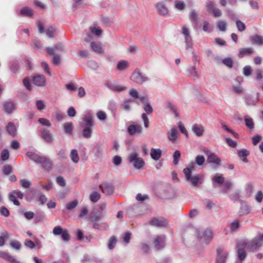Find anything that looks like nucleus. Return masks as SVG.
Instances as JSON below:
<instances>
[{
  "instance_id": "nucleus-1",
  "label": "nucleus",
  "mask_w": 263,
  "mask_h": 263,
  "mask_svg": "<svg viewBox=\"0 0 263 263\" xmlns=\"http://www.w3.org/2000/svg\"><path fill=\"white\" fill-rule=\"evenodd\" d=\"M263 245V234L253 238L251 241L245 239L238 241L236 243L237 256L240 261L245 259L247 253L245 249L251 252L257 251Z\"/></svg>"
},
{
  "instance_id": "nucleus-2",
  "label": "nucleus",
  "mask_w": 263,
  "mask_h": 263,
  "mask_svg": "<svg viewBox=\"0 0 263 263\" xmlns=\"http://www.w3.org/2000/svg\"><path fill=\"white\" fill-rule=\"evenodd\" d=\"M193 162L189 164L187 166L184 168L183 172L186 180L194 186H199L201 184L204 180L203 175L200 174H196L192 175V171H194L195 167Z\"/></svg>"
},
{
  "instance_id": "nucleus-3",
  "label": "nucleus",
  "mask_w": 263,
  "mask_h": 263,
  "mask_svg": "<svg viewBox=\"0 0 263 263\" xmlns=\"http://www.w3.org/2000/svg\"><path fill=\"white\" fill-rule=\"evenodd\" d=\"M128 160L136 169H141L144 167L145 162L142 158L139 157V154L134 151L128 156Z\"/></svg>"
},
{
  "instance_id": "nucleus-4",
  "label": "nucleus",
  "mask_w": 263,
  "mask_h": 263,
  "mask_svg": "<svg viewBox=\"0 0 263 263\" xmlns=\"http://www.w3.org/2000/svg\"><path fill=\"white\" fill-rule=\"evenodd\" d=\"M196 235L198 238L203 239L204 242L206 244L211 241L213 238V231L210 228H206L205 230H197Z\"/></svg>"
},
{
  "instance_id": "nucleus-5",
  "label": "nucleus",
  "mask_w": 263,
  "mask_h": 263,
  "mask_svg": "<svg viewBox=\"0 0 263 263\" xmlns=\"http://www.w3.org/2000/svg\"><path fill=\"white\" fill-rule=\"evenodd\" d=\"M205 153L207 156L208 162L213 164L214 168H216L221 165V159L214 153L208 150L205 151Z\"/></svg>"
},
{
  "instance_id": "nucleus-6",
  "label": "nucleus",
  "mask_w": 263,
  "mask_h": 263,
  "mask_svg": "<svg viewBox=\"0 0 263 263\" xmlns=\"http://www.w3.org/2000/svg\"><path fill=\"white\" fill-rule=\"evenodd\" d=\"M130 79L138 84H142L148 80V78L143 74L138 69H136L134 70L130 76Z\"/></svg>"
},
{
  "instance_id": "nucleus-7",
  "label": "nucleus",
  "mask_w": 263,
  "mask_h": 263,
  "mask_svg": "<svg viewBox=\"0 0 263 263\" xmlns=\"http://www.w3.org/2000/svg\"><path fill=\"white\" fill-rule=\"evenodd\" d=\"M165 236L164 235H158L154 239L153 243L157 251L161 250L165 246Z\"/></svg>"
},
{
  "instance_id": "nucleus-8",
  "label": "nucleus",
  "mask_w": 263,
  "mask_h": 263,
  "mask_svg": "<svg viewBox=\"0 0 263 263\" xmlns=\"http://www.w3.org/2000/svg\"><path fill=\"white\" fill-rule=\"evenodd\" d=\"M34 238V241L29 239H26L24 241V245L30 249H34L36 248L37 250H40L42 248L41 241L39 238L35 237Z\"/></svg>"
},
{
  "instance_id": "nucleus-9",
  "label": "nucleus",
  "mask_w": 263,
  "mask_h": 263,
  "mask_svg": "<svg viewBox=\"0 0 263 263\" xmlns=\"http://www.w3.org/2000/svg\"><path fill=\"white\" fill-rule=\"evenodd\" d=\"M182 33L184 36L186 49L192 47V40L190 35L189 29L185 26H183L182 28Z\"/></svg>"
},
{
  "instance_id": "nucleus-10",
  "label": "nucleus",
  "mask_w": 263,
  "mask_h": 263,
  "mask_svg": "<svg viewBox=\"0 0 263 263\" xmlns=\"http://www.w3.org/2000/svg\"><path fill=\"white\" fill-rule=\"evenodd\" d=\"M105 85L111 90L115 92L123 91L126 89V87L117 84L114 82L106 81L105 83Z\"/></svg>"
},
{
  "instance_id": "nucleus-11",
  "label": "nucleus",
  "mask_w": 263,
  "mask_h": 263,
  "mask_svg": "<svg viewBox=\"0 0 263 263\" xmlns=\"http://www.w3.org/2000/svg\"><path fill=\"white\" fill-rule=\"evenodd\" d=\"M102 193L107 195H110L113 193L114 187L111 183L104 182L99 185Z\"/></svg>"
},
{
  "instance_id": "nucleus-12",
  "label": "nucleus",
  "mask_w": 263,
  "mask_h": 263,
  "mask_svg": "<svg viewBox=\"0 0 263 263\" xmlns=\"http://www.w3.org/2000/svg\"><path fill=\"white\" fill-rule=\"evenodd\" d=\"M93 115L90 110L85 111L82 118V122L81 124H86V125H93Z\"/></svg>"
},
{
  "instance_id": "nucleus-13",
  "label": "nucleus",
  "mask_w": 263,
  "mask_h": 263,
  "mask_svg": "<svg viewBox=\"0 0 263 263\" xmlns=\"http://www.w3.org/2000/svg\"><path fill=\"white\" fill-rule=\"evenodd\" d=\"M149 224L157 227H164L167 224L166 220L163 217L153 218L149 221Z\"/></svg>"
},
{
  "instance_id": "nucleus-14",
  "label": "nucleus",
  "mask_w": 263,
  "mask_h": 263,
  "mask_svg": "<svg viewBox=\"0 0 263 263\" xmlns=\"http://www.w3.org/2000/svg\"><path fill=\"white\" fill-rule=\"evenodd\" d=\"M158 13L162 16H165L168 14V8L163 2H159L155 4Z\"/></svg>"
},
{
  "instance_id": "nucleus-15",
  "label": "nucleus",
  "mask_w": 263,
  "mask_h": 263,
  "mask_svg": "<svg viewBox=\"0 0 263 263\" xmlns=\"http://www.w3.org/2000/svg\"><path fill=\"white\" fill-rule=\"evenodd\" d=\"M127 132L132 136L139 135L142 133V127L139 124H132L128 126Z\"/></svg>"
},
{
  "instance_id": "nucleus-16",
  "label": "nucleus",
  "mask_w": 263,
  "mask_h": 263,
  "mask_svg": "<svg viewBox=\"0 0 263 263\" xmlns=\"http://www.w3.org/2000/svg\"><path fill=\"white\" fill-rule=\"evenodd\" d=\"M189 18L192 24L193 28L196 30L200 28V26H198V14L195 10L193 9L191 11L189 14Z\"/></svg>"
},
{
  "instance_id": "nucleus-17",
  "label": "nucleus",
  "mask_w": 263,
  "mask_h": 263,
  "mask_svg": "<svg viewBox=\"0 0 263 263\" xmlns=\"http://www.w3.org/2000/svg\"><path fill=\"white\" fill-rule=\"evenodd\" d=\"M228 256V253L221 248L217 249V259L216 263H225Z\"/></svg>"
},
{
  "instance_id": "nucleus-18",
  "label": "nucleus",
  "mask_w": 263,
  "mask_h": 263,
  "mask_svg": "<svg viewBox=\"0 0 263 263\" xmlns=\"http://www.w3.org/2000/svg\"><path fill=\"white\" fill-rule=\"evenodd\" d=\"M93 125H86V124H81L83 128L82 136L86 139H89L91 137L92 134V126Z\"/></svg>"
},
{
  "instance_id": "nucleus-19",
  "label": "nucleus",
  "mask_w": 263,
  "mask_h": 263,
  "mask_svg": "<svg viewBox=\"0 0 263 263\" xmlns=\"http://www.w3.org/2000/svg\"><path fill=\"white\" fill-rule=\"evenodd\" d=\"M42 138L47 143H51L53 141V137L49 130L43 128L41 130Z\"/></svg>"
},
{
  "instance_id": "nucleus-20",
  "label": "nucleus",
  "mask_w": 263,
  "mask_h": 263,
  "mask_svg": "<svg viewBox=\"0 0 263 263\" xmlns=\"http://www.w3.org/2000/svg\"><path fill=\"white\" fill-rule=\"evenodd\" d=\"M240 203V206L239 210L240 215H247L250 213L251 207L246 201L241 200Z\"/></svg>"
},
{
  "instance_id": "nucleus-21",
  "label": "nucleus",
  "mask_w": 263,
  "mask_h": 263,
  "mask_svg": "<svg viewBox=\"0 0 263 263\" xmlns=\"http://www.w3.org/2000/svg\"><path fill=\"white\" fill-rule=\"evenodd\" d=\"M33 83L38 86H44L46 84L45 78L43 75L36 74L33 78Z\"/></svg>"
},
{
  "instance_id": "nucleus-22",
  "label": "nucleus",
  "mask_w": 263,
  "mask_h": 263,
  "mask_svg": "<svg viewBox=\"0 0 263 263\" xmlns=\"http://www.w3.org/2000/svg\"><path fill=\"white\" fill-rule=\"evenodd\" d=\"M258 93L255 97L248 95L245 97V102L248 105H256L258 101Z\"/></svg>"
},
{
  "instance_id": "nucleus-23",
  "label": "nucleus",
  "mask_w": 263,
  "mask_h": 263,
  "mask_svg": "<svg viewBox=\"0 0 263 263\" xmlns=\"http://www.w3.org/2000/svg\"><path fill=\"white\" fill-rule=\"evenodd\" d=\"M129 95L134 99H139L141 102H145L147 100V97L143 96H139V92L135 88H132L129 91Z\"/></svg>"
},
{
  "instance_id": "nucleus-24",
  "label": "nucleus",
  "mask_w": 263,
  "mask_h": 263,
  "mask_svg": "<svg viewBox=\"0 0 263 263\" xmlns=\"http://www.w3.org/2000/svg\"><path fill=\"white\" fill-rule=\"evenodd\" d=\"M40 164H41L42 167L47 171L51 170L52 167V161L49 158L45 156H43Z\"/></svg>"
},
{
  "instance_id": "nucleus-25",
  "label": "nucleus",
  "mask_w": 263,
  "mask_h": 263,
  "mask_svg": "<svg viewBox=\"0 0 263 263\" xmlns=\"http://www.w3.org/2000/svg\"><path fill=\"white\" fill-rule=\"evenodd\" d=\"M64 46L61 43L56 44L53 47H47L46 50L50 55L54 54L55 51H62L64 50Z\"/></svg>"
},
{
  "instance_id": "nucleus-26",
  "label": "nucleus",
  "mask_w": 263,
  "mask_h": 263,
  "mask_svg": "<svg viewBox=\"0 0 263 263\" xmlns=\"http://www.w3.org/2000/svg\"><path fill=\"white\" fill-rule=\"evenodd\" d=\"M192 130L197 137H201L204 133V127L202 125L194 124L192 127Z\"/></svg>"
},
{
  "instance_id": "nucleus-27",
  "label": "nucleus",
  "mask_w": 263,
  "mask_h": 263,
  "mask_svg": "<svg viewBox=\"0 0 263 263\" xmlns=\"http://www.w3.org/2000/svg\"><path fill=\"white\" fill-rule=\"evenodd\" d=\"M26 155L30 160L33 161L36 163H40L43 157V156H41L32 152H27Z\"/></svg>"
},
{
  "instance_id": "nucleus-28",
  "label": "nucleus",
  "mask_w": 263,
  "mask_h": 263,
  "mask_svg": "<svg viewBox=\"0 0 263 263\" xmlns=\"http://www.w3.org/2000/svg\"><path fill=\"white\" fill-rule=\"evenodd\" d=\"M250 40L253 44L258 46H262L263 45V37L260 35L256 34L251 36Z\"/></svg>"
},
{
  "instance_id": "nucleus-29",
  "label": "nucleus",
  "mask_w": 263,
  "mask_h": 263,
  "mask_svg": "<svg viewBox=\"0 0 263 263\" xmlns=\"http://www.w3.org/2000/svg\"><path fill=\"white\" fill-rule=\"evenodd\" d=\"M178 137V131L176 128H172L167 134V138L172 143H175Z\"/></svg>"
},
{
  "instance_id": "nucleus-30",
  "label": "nucleus",
  "mask_w": 263,
  "mask_h": 263,
  "mask_svg": "<svg viewBox=\"0 0 263 263\" xmlns=\"http://www.w3.org/2000/svg\"><path fill=\"white\" fill-rule=\"evenodd\" d=\"M90 47L93 51L97 53H104V49L99 42H91L90 43Z\"/></svg>"
},
{
  "instance_id": "nucleus-31",
  "label": "nucleus",
  "mask_w": 263,
  "mask_h": 263,
  "mask_svg": "<svg viewBox=\"0 0 263 263\" xmlns=\"http://www.w3.org/2000/svg\"><path fill=\"white\" fill-rule=\"evenodd\" d=\"M151 156L155 160H158L162 156V151L160 148H152L151 149Z\"/></svg>"
},
{
  "instance_id": "nucleus-32",
  "label": "nucleus",
  "mask_w": 263,
  "mask_h": 263,
  "mask_svg": "<svg viewBox=\"0 0 263 263\" xmlns=\"http://www.w3.org/2000/svg\"><path fill=\"white\" fill-rule=\"evenodd\" d=\"M237 154L243 162L247 163L248 162L247 157L250 154L249 151L246 149H241L238 151Z\"/></svg>"
},
{
  "instance_id": "nucleus-33",
  "label": "nucleus",
  "mask_w": 263,
  "mask_h": 263,
  "mask_svg": "<svg viewBox=\"0 0 263 263\" xmlns=\"http://www.w3.org/2000/svg\"><path fill=\"white\" fill-rule=\"evenodd\" d=\"M6 129L9 135L14 137L16 135V128L13 123L10 122L6 126Z\"/></svg>"
},
{
  "instance_id": "nucleus-34",
  "label": "nucleus",
  "mask_w": 263,
  "mask_h": 263,
  "mask_svg": "<svg viewBox=\"0 0 263 263\" xmlns=\"http://www.w3.org/2000/svg\"><path fill=\"white\" fill-rule=\"evenodd\" d=\"M4 108L6 112L10 114L15 109V105L12 101H7L4 103Z\"/></svg>"
},
{
  "instance_id": "nucleus-35",
  "label": "nucleus",
  "mask_w": 263,
  "mask_h": 263,
  "mask_svg": "<svg viewBox=\"0 0 263 263\" xmlns=\"http://www.w3.org/2000/svg\"><path fill=\"white\" fill-rule=\"evenodd\" d=\"M33 10L28 7H23L20 10V14L22 16L31 17L33 15Z\"/></svg>"
},
{
  "instance_id": "nucleus-36",
  "label": "nucleus",
  "mask_w": 263,
  "mask_h": 263,
  "mask_svg": "<svg viewBox=\"0 0 263 263\" xmlns=\"http://www.w3.org/2000/svg\"><path fill=\"white\" fill-rule=\"evenodd\" d=\"M253 51V48H241L239 50L238 57L240 58H242L245 55H250Z\"/></svg>"
},
{
  "instance_id": "nucleus-37",
  "label": "nucleus",
  "mask_w": 263,
  "mask_h": 263,
  "mask_svg": "<svg viewBox=\"0 0 263 263\" xmlns=\"http://www.w3.org/2000/svg\"><path fill=\"white\" fill-rule=\"evenodd\" d=\"M129 66V63L126 60L120 61L117 65V68L119 70H124L127 69Z\"/></svg>"
},
{
  "instance_id": "nucleus-38",
  "label": "nucleus",
  "mask_w": 263,
  "mask_h": 263,
  "mask_svg": "<svg viewBox=\"0 0 263 263\" xmlns=\"http://www.w3.org/2000/svg\"><path fill=\"white\" fill-rule=\"evenodd\" d=\"M64 130L65 134L67 135H71L73 128V124L72 122H66L64 124Z\"/></svg>"
},
{
  "instance_id": "nucleus-39",
  "label": "nucleus",
  "mask_w": 263,
  "mask_h": 263,
  "mask_svg": "<svg viewBox=\"0 0 263 263\" xmlns=\"http://www.w3.org/2000/svg\"><path fill=\"white\" fill-rule=\"evenodd\" d=\"M70 157L71 160L75 163L79 161V157L77 149H73L71 151Z\"/></svg>"
},
{
  "instance_id": "nucleus-40",
  "label": "nucleus",
  "mask_w": 263,
  "mask_h": 263,
  "mask_svg": "<svg viewBox=\"0 0 263 263\" xmlns=\"http://www.w3.org/2000/svg\"><path fill=\"white\" fill-rule=\"evenodd\" d=\"M10 235L9 233L4 231L2 233V235L0 236V247H3L5 243V240L9 238Z\"/></svg>"
},
{
  "instance_id": "nucleus-41",
  "label": "nucleus",
  "mask_w": 263,
  "mask_h": 263,
  "mask_svg": "<svg viewBox=\"0 0 263 263\" xmlns=\"http://www.w3.org/2000/svg\"><path fill=\"white\" fill-rule=\"evenodd\" d=\"M240 227V223L237 220H234L229 225V228L232 232L236 231Z\"/></svg>"
},
{
  "instance_id": "nucleus-42",
  "label": "nucleus",
  "mask_w": 263,
  "mask_h": 263,
  "mask_svg": "<svg viewBox=\"0 0 263 263\" xmlns=\"http://www.w3.org/2000/svg\"><path fill=\"white\" fill-rule=\"evenodd\" d=\"M245 121L246 126L250 129H252L254 127V123L253 119L251 118H249L247 116L245 117Z\"/></svg>"
},
{
  "instance_id": "nucleus-43",
  "label": "nucleus",
  "mask_w": 263,
  "mask_h": 263,
  "mask_svg": "<svg viewBox=\"0 0 263 263\" xmlns=\"http://www.w3.org/2000/svg\"><path fill=\"white\" fill-rule=\"evenodd\" d=\"M254 189V185L251 183H248L245 185V191L248 197H250Z\"/></svg>"
},
{
  "instance_id": "nucleus-44",
  "label": "nucleus",
  "mask_w": 263,
  "mask_h": 263,
  "mask_svg": "<svg viewBox=\"0 0 263 263\" xmlns=\"http://www.w3.org/2000/svg\"><path fill=\"white\" fill-rule=\"evenodd\" d=\"M205 159L203 155H197L195 159V163L198 166H202L205 162Z\"/></svg>"
},
{
  "instance_id": "nucleus-45",
  "label": "nucleus",
  "mask_w": 263,
  "mask_h": 263,
  "mask_svg": "<svg viewBox=\"0 0 263 263\" xmlns=\"http://www.w3.org/2000/svg\"><path fill=\"white\" fill-rule=\"evenodd\" d=\"M144 103L143 109L147 114H151L153 112V109L150 103L147 101V99Z\"/></svg>"
},
{
  "instance_id": "nucleus-46",
  "label": "nucleus",
  "mask_w": 263,
  "mask_h": 263,
  "mask_svg": "<svg viewBox=\"0 0 263 263\" xmlns=\"http://www.w3.org/2000/svg\"><path fill=\"white\" fill-rule=\"evenodd\" d=\"M93 228L95 229L106 230L108 228V226L106 223L95 222L93 224Z\"/></svg>"
},
{
  "instance_id": "nucleus-47",
  "label": "nucleus",
  "mask_w": 263,
  "mask_h": 263,
  "mask_svg": "<svg viewBox=\"0 0 263 263\" xmlns=\"http://www.w3.org/2000/svg\"><path fill=\"white\" fill-rule=\"evenodd\" d=\"M166 108L169 109L175 115L176 117H179V112L177 111V108L174 106L171 103L168 102L167 104Z\"/></svg>"
},
{
  "instance_id": "nucleus-48",
  "label": "nucleus",
  "mask_w": 263,
  "mask_h": 263,
  "mask_svg": "<svg viewBox=\"0 0 263 263\" xmlns=\"http://www.w3.org/2000/svg\"><path fill=\"white\" fill-rule=\"evenodd\" d=\"M10 68L12 72H15L18 68V61L16 60L11 61L10 62Z\"/></svg>"
},
{
  "instance_id": "nucleus-49",
  "label": "nucleus",
  "mask_w": 263,
  "mask_h": 263,
  "mask_svg": "<svg viewBox=\"0 0 263 263\" xmlns=\"http://www.w3.org/2000/svg\"><path fill=\"white\" fill-rule=\"evenodd\" d=\"M103 149L100 145L95 146L93 149V153L97 158H100L102 156Z\"/></svg>"
},
{
  "instance_id": "nucleus-50",
  "label": "nucleus",
  "mask_w": 263,
  "mask_h": 263,
  "mask_svg": "<svg viewBox=\"0 0 263 263\" xmlns=\"http://www.w3.org/2000/svg\"><path fill=\"white\" fill-rule=\"evenodd\" d=\"M117 240L116 239V237L115 236H112L109 239L108 243V248L109 250H112L116 243H117Z\"/></svg>"
},
{
  "instance_id": "nucleus-51",
  "label": "nucleus",
  "mask_w": 263,
  "mask_h": 263,
  "mask_svg": "<svg viewBox=\"0 0 263 263\" xmlns=\"http://www.w3.org/2000/svg\"><path fill=\"white\" fill-rule=\"evenodd\" d=\"M180 157V152L178 150L175 151L173 154V163L174 165H176L178 164Z\"/></svg>"
},
{
  "instance_id": "nucleus-52",
  "label": "nucleus",
  "mask_w": 263,
  "mask_h": 263,
  "mask_svg": "<svg viewBox=\"0 0 263 263\" xmlns=\"http://www.w3.org/2000/svg\"><path fill=\"white\" fill-rule=\"evenodd\" d=\"M175 7L178 10H183L185 8V3L180 0H175Z\"/></svg>"
},
{
  "instance_id": "nucleus-53",
  "label": "nucleus",
  "mask_w": 263,
  "mask_h": 263,
  "mask_svg": "<svg viewBox=\"0 0 263 263\" xmlns=\"http://www.w3.org/2000/svg\"><path fill=\"white\" fill-rule=\"evenodd\" d=\"M100 198V195L99 193L97 192H93L90 195V200L92 202H97Z\"/></svg>"
},
{
  "instance_id": "nucleus-54",
  "label": "nucleus",
  "mask_w": 263,
  "mask_h": 263,
  "mask_svg": "<svg viewBox=\"0 0 263 263\" xmlns=\"http://www.w3.org/2000/svg\"><path fill=\"white\" fill-rule=\"evenodd\" d=\"M31 182L26 179H22L20 180V185L24 189H28L30 187Z\"/></svg>"
},
{
  "instance_id": "nucleus-55",
  "label": "nucleus",
  "mask_w": 263,
  "mask_h": 263,
  "mask_svg": "<svg viewBox=\"0 0 263 263\" xmlns=\"http://www.w3.org/2000/svg\"><path fill=\"white\" fill-rule=\"evenodd\" d=\"M236 25L238 31L240 32L243 31L246 28L245 24L239 20H236Z\"/></svg>"
},
{
  "instance_id": "nucleus-56",
  "label": "nucleus",
  "mask_w": 263,
  "mask_h": 263,
  "mask_svg": "<svg viewBox=\"0 0 263 263\" xmlns=\"http://www.w3.org/2000/svg\"><path fill=\"white\" fill-rule=\"evenodd\" d=\"M10 157L9 152L7 149L3 150L1 154V158L2 161H6L9 159Z\"/></svg>"
},
{
  "instance_id": "nucleus-57",
  "label": "nucleus",
  "mask_w": 263,
  "mask_h": 263,
  "mask_svg": "<svg viewBox=\"0 0 263 263\" xmlns=\"http://www.w3.org/2000/svg\"><path fill=\"white\" fill-rule=\"evenodd\" d=\"M218 29L222 31H226L227 28V23L225 21H219L217 23Z\"/></svg>"
},
{
  "instance_id": "nucleus-58",
  "label": "nucleus",
  "mask_w": 263,
  "mask_h": 263,
  "mask_svg": "<svg viewBox=\"0 0 263 263\" xmlns=\"http://www.w3.org/2000/svg\"><path fill=\"white\" fill-rule=\"evenodd\" d=\"M9 199L12 201L14 204L17 206L20 205V202L16 199V196L12 192L9 195Z\"/></svg>"
},
{
  "instance_id": "nucleus-59",
  "label": "nucleus",
  "mask_w": 263,
  "mask_h": 263,
  "mask_svg": "<svg viewBox=\"0 0 263 263\" xmlns=\"http://www.w3.org/2000/svg\"><path fill=\"white\" fill-rule=\"evenodd\" d=\"M65 229H63L61 226H58L55 227L52 231L53 234L55 235H60L64 232Z\"/></svg>"
},
{
  "instance_id": "nucleus-60",
  "label": "nucleus",
  "mask_w": 263,
  "mask_h": 263,
  "mask_svg": "<svg viewBox=\"0 0 263 263\" xmlns=\"http://www.w3.org/2000/svg\"><path fill=\"white\" fill-rule=\"evenodd\" d=\"M97 118L101 121H105L107 118V115L106 113L102 110H99L97 112Z\"/></svg>"
},
{
  "instance_id": "nucleus-61",
  "label": "nucleus",
  "mask_w": 263,
  "mask_h": 263,
  "mask_svg": "<svg viewBox=\"0 0 263 263\" xmlns=\"http://www.w3.org/2000/svg\"><path fill=\"white\" fill-rule=\"evenodd\" d=\"M213 180L218 184H221L224 182V178L221 174H216L213 178Z\"/></svg>"
},
{
  "instance_id": "nucleus-62",
  "label": "nucleus",
  "mask_w": 263,
  "mask_h": 263,
  "mask_svg": "<svg viewBox=\"0 0 263 263\" xmlns=\"http://www.w3.org/2000/svg\"><path fill=\"white\" fill-rule=\"evenodd\" d=\"M108 108L114 114L117 110V104L114 101H110L108 103Z\"/></svg>"
},
{
  "instance_id": "nucleus-63",
  "label": "nucleus",
  "mask_w": 263,
  "mask_h": 263,
  "mask_svg": "<svg viewBox=\"0 0 263 263\" xmlns=\"http://www.w3.org/2000/svg\"><path fill=\"white\" fill-rule=\"evenodd\" d=\"M2 170L4 174L6 175H8L11 173L12 170V167L10 164L6 165L3 166Z\"/></svg>"
},
{
  "instance_id": "nucleus-64",
  "label": "nucleus",
  "mask_w": 263,
  "mask_h": 263,
  "mask_svg": "<svg viewBox=\"0 0 263 263\" xmlns=\"http://www.w3.org/2000/svg\"><path fill=\"white\" fill-rule=\"evenodd\" d=\"M78 204L77 200H74L73 201L67 203L66 204V208L68 210H71L75 208Z\"/></svg>"
}]
</instances>
